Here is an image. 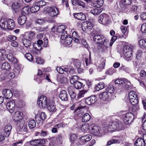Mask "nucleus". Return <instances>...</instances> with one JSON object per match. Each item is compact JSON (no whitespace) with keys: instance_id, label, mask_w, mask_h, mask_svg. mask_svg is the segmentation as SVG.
I'll return each instance as SVG.
<instances>
[{"instance_id":"obj_54","label":"nucleus","mask_w":146,"mask_h":146,"mask_svg":"<svg viewBox=\"0 0 146 146\" xmlns=\"http://www.w3.org/2000/svg\"><path fill=\"white\" fill-rule=\"evenodd\" d=\"M119 140L118 139H112L107 143V145L109 146L113 144L119 143Z\"/></svg>"},{"instance_id":"obj_45","label":"nucleus","mask_w":146,"mask_h":146,"mask_svg":"<svg viewBox=\"0 0 146 146\" xmlns=\"http://www.w3.org/2000/svg\"><path fill=\"white\" fill-rule=\"evenodd\" d=\"M28 126L31 129H33L36 126V122L34 120L30 121L28 123Z\"/></svg>"},{"instance_id":"obj_40","label":"nucleus","mask_w":146,"mask_h":146,"mask_svg":"<svg viewBox=\"0 0 146 146\" xmlns=\"http://www.w3.org/2000/svg\"><path fill=\"white\" fill-rule=\"evenodd\" d=\"M72 40L71 36L69 35L67 37H66L65 38L64 40V42L65 44L69 45L72 43Z\"/></svg>"},{"instance_id":"obj_41","label":"nucleus","mask_w":146,"mask_h":146,"mask_svg":"<svg viewBox=\"0 0 146 146\" xmlns=\"http://www.w3.org/2000/svg\"><path fill=\"white\" fill-rule=\"evenodd\" d=\"M16 122H17V125L18 128L22 130L25 123L24 120L22 119Z\"/></svg>"},{"instance_id":"obj_22","label":"nucleus","mask_w":146,"mask_h":146,"mask_svg":"<svg viewBox=\"0 0 146 146\" xmlns=\"http://www.w3.org/2000/svg\"><path fill=\"white\" fill-rule=\"evenodd\" d=\"M72 37L73 40L77 43L79 42L80 40V39L82 37V36L78 35V33L76 31H74L72 33Z\"/></svg>"},{"instance_id":"obj_59","label":"nucleus","mask_w":146,"mask_h":146,"mask_svg":"<svg viewBox=\"0 0 146 146\" xmlns=\"http://www.w3.org/2000/svg\"><path fill=\"white\" fill-rule=\"evenodd\" d=\"M104 1L103 0H98L96 2V5L95 6L96 7H100L103 4Z\"/></svg>"},{"instance_id":"obj_5","label":"nucleus","mask_w":146,"mask_h":146,"mask_svg":"<svg viewBox=\"0 0 146 146\" xmlns=\"http://www.w3.org/2000/svg\"><path fill=\"white\" fill-rule=\"evenodd\" d=\"M48 13L49 15L52 17H56L60 14L58 8L55 6L50 7L48 9Z\"/></svg>"},{"instance_id":"obj_60","label":"nucleus","mask_w":146,"mask_h":146,"mask_svg":"<svg viewBox=\"0 0 146 146\" xmlns=\"http://www.w3.org/2000/svg\"><path fill=\"white\" fill-rule=\"evenodd\" d=\"M26 58L29 61H31L33 59V57L31 54L30 53H27L25 54Z\"/></svg>"},{"instance_id":"obj_51","label":"nucleus","mask_w":146,"mask_h":146,"mask_svg":"<svg viewBox=\"0 0 146 146\" xmlns=\"http://www.w3.org/2000/svg\"><path fill=\"white\" fill-rule=\"evenodd\" d=\"M87 91L85 90H82L80 91L78 95L77 98L78 99L83 97L84 95L87 93Z\"/></svg>"},{"instance_id":"obj_14","label":"nucleus","mask_w":146,"mask_h":146,"mask_svg":"<svg viewBox=\"0 0 146 146\" xmlns=\"http://www.w3.org/2000/svg\"><path fill=\"white\" fill-rule=\"evenodd\" d=\"M90 131L94 134L98 133L101 130L98 126L94 124H90Z\"/></svg>"},{"instance_id":"obj_25","label":"nucleus","mask_w":146,"mask_h":146,"mask_svg":"<svg viewBox=\"0 0 146 146\" xmlns=\"http://www.w3.org/2000/svg\"><path fill=\"white\" fill-rule=\"evenodd\" d=\"M117 5V9L121 12H124L125 11L127 8V6L122 2H120L119 3V5Z\"/></svg>"},{"instance_id":"obj_19","label":"nucleus","mask_w":146,"mask_h":146,"mask_svg":"<svg viewBox=\"0 0 146 146\" xmlns=\"http://www.w3.org/2000/svg\"><path fill=\"white\" fill-rule=\"evenodd\" d=\"M59 96L62 100L66 101L68 100V96L65 90L61 91L60 93Z\"/></svg>"},{"instance_id":"obj_61","label":"nucleus","mask_w":146,"mask_h":146,"mask_svg":"<svg viewBox=\"0 0 146 146\" xmlns=\"http://www.w3.org/2000/svg\"><path fill=\"white\" fill-rule=\"evenodd\" d=\"M76 67L77 68L78 72L79 73H81L83 71V68L81 64H76Z\"/></svg>"},{"instance_id":"obj_42","label":"nucleus","mask_w":146,"mask_h":146,"mask_svg":"<svg viewBox=\"0 0 146 146\" xmlns=\"http://www.w3.org/2000/svg\"><path fill=\"white\" fill-rule=\"evenodd\" d=\"M90 125L89 124H86L82 125L81 127V129L83 131L86 132L88 130L90 131Z\"/></svg>"},{"instance_id":"obj_44","label":"nucleus","mask_w":146,"mask_h":146,"mask_svg":"<svg viewBox=\"0 0 146 146\" xmlns=\"http://www.w3.org/2000/svg\"><path fill=\"white\" fill-rule=\"evenodd\" d=\"M105 47L103 45H98L97 46V49L100 53H102L105 52Z\"/></svg>"},{"instance_id":"obj_50","label":"nucleus","mask_w":146,"mask_h":146,"mask_svg":"<svg viewBox=\"0 0 146 146\" xmlns=\"http://www.w3.org/2000/svg\"><path fill=\"white\" fill-rule=\"evenodd\" d=\"M105 87V85L103 82H100L97 84L96 89L97 91H98L104 88Z\"/></svg>"},{"instance_id":"obj_6","label":"nucleus","mask_w":146,"mask_h":146,"mask_svg":"<svg viewBox=\"0 0 146 146\" xmlns=\"http://www.w3.org/2000/svg\"><path fill=\"white\" fill-rule=\"evenodd\" d=\"M142 52L141 50H138L136 53V56L134 62L136 64H145L144 60L142 57Z\"/></svg>"},{"instance_id":"obj_18","label":"nucleus","mask_w":146,"mask_h":146,"mask_svg":"<svg viewBox=\"0 0 146 146\" xmlns=\"http://www.w3.org/2000/svg\"><path fill=\"white\" fill-rule=\"evenodd\" d=\"M6 51L4 49L0 50V64H6L7 63L4 59Z\"/></svg>"},{"instance_id":"obj_10","label":"nucleus","mask_w":146,"mask_h":146,"mask_svg":"<svg viewBox=\"0 0 146 146\" xmlns=\"http://www.w3.org/2000/svg\"><path fill=\"white\" fill-rule=\"evenodd\" d=\"M72 2L73 5L76 6L80 8L83 9L86 7V4L82 0H73Z\"/></svg>"},{"instance_id":"obj_35","label":"nucleus","mask_w":146,"mask_h":146,"mask_svg":"<svg viewBox=\"0 0 146 146\" xmlns=\"http://www.w3.org/2000/svg\"><path fill=\"white\" fill-rule=\"evenodd\" d=\"M145 142L143 141L142 138H138L135 143V146H144Z\"/></svg>"},{"instance_id":"obj_53","label":"nucleus","mask_w":146,"mask_h":146,"mask_svg":"<svg viewBox=\"0 0 146 146\" xmlns=\"http://www.w3.org/2000/svg\"><path fill=\"white\" fill-rule=\"evenodd\" d=\"M137 97L136 93L133 91L130 92L129 94V99H131L133 98H136Z\"/></svg>"},{"instance_id":"obj_26","label":"nucleus","mask_w":146,"mask_h":146,"mask_svg":"<svg viewBox=\"0 0 146 146\" xmlns=\"http://www.w3.org/2000/svg\"><path fill=\"white\" fill-rule=\"evenodd\" d=\"M34 48L36 50V51H32V53L33 54H38V52L42 49V46L36 43H34L33 44Z\"/></svg>"},{"instance_id":"obj_2","label":"nucleus","mask_w":146,"mask_h":146,"mask_svg":"<svg viewBox=\"0 0 146 146\" xmlns=\"http://www.w3.org/2000/svg\"><path fill=\"white\" fill-rule=\"evenodd\" d=\"M93 40L95 44L103 45L105 46L106 48H107L109 41L104 35L97 34H95L93 36Z\"/></svg>"},{"instance_id":"obj_15","label":"nucleus","mask_w":146,"mask_h":146,"mask_svg":"<svg viewBox=\"0 0 146 146\" xmlns=\"http://www.w3.org/2000/svg\"><path fill=\"white\" fill-rule=\"evenodd\" d=\"M73 15L76 19L79 20L84 21L86 19L85 15L82 12L74 13Z\"/></svg>"},{"instance_id":"obj_4","label":"nucleus","mask_w":146,"mask_h":146,"mask_svg":"<svg viewBox=\"0 0 146 146\" xmlns=\"http://www.w3.org/2000/svg\"><path fill=\"white\" fill-rule=\"evenodd\" d=\"M98 21L99 23L102 25H107L109 24V16L105 13L100 14L99 16Z\"/></svg>"},{"instance_id":"obj_47","label":"nucleus","mask_w":146,"mask_h":146,"mask_svg":"<svg viewBox=\"0 0 146 146\" xmlns=\"http://www.w3.org/2000/svg\"><path fill=\"white\" fill-rule=\"evenodd\" d=\"M106 90L109 93H113L115 92V88L112 85L108 86L106 89Z\"/></svg>"},{"instance_id":"obj_36","label":"nucleus","mask_w":146,"mask_h":146,"mask_svg":"<svg viewBox=\"0 0 146 146\" xmlns=\"http://www.w3.org/2000/svg\"><path fill=\"white\" fill-rule=\"evenodd\" d=\"M91 119V116L88 113H85L82 118V121L83 122L88 121Z\"/></svg>"},{"instance_id":"obj_9","label":"nucleus","mask_w":146,"mask_h":146,"mask_svg":"<svg viewBox=\"0 0 146 146\" xmlns=\"http://www.w3.org/2000/svg\"><path fill=\"white\" fill-rule=\"evenodd\" d=\"M123 52L125 57L130 58L132 55V48L128 46H125L123 48Z\"/></svg>"},{"instance_id":"obj_8","label":"nucleus","mask_w":146,"mask_h":146,"mask_svg":"<svg viewBox=\"0 0 146 146\" xmlns=\"http://www.w3.org/2000/svg\"><path fill=\"white\" fill-rule=\"evenodd\" d=\"M23 1L22 0H18L12 3L11 8L15 13H17L19 11V9L22 6Z\"/></svg>"},{"instance_id":"obj_23","label":"nucleus","mask_w":146,"mask_h":146,"mask_svg":"<svg viewBox=\"0 0 146 146\" xmlns=\"http://www.w3.org/2000/svg\"><path fill=\"white\" fill-rule=\"evenodd\" d=\"M27 17L25 15L20 16L18 18V24L20 25H23L26 23Z\"/></svg>"},{"instance_id":"obj_27","label":"nucleus","mask_w":146,"mask_h":146,"mask_svg":"<svg viewBox=\"0 0 146 146\" xmlns=\"http://www.w3.org/2000/svg\"><path fill=\"white\" fill-rule=\"evenodd\" d=\"M96 101L95 96H91L87 98L85 101V103L90 105L94 103Z\"/></svg>"},{"instance_id":"obj_28","label":"nucleus","mask_w":146,"mask_h":146,"mask_svg":"<svg viewBox=\"0 0 146 146\" xmlns=\"http://www.w3.org/2000/svg\"><path fill=\"white\" fill-rule=\"evenodd\" d=\"M108 94L107 92H102L99 95V97L100 99L104 101L108 99Z\"/></svg>"},{"instance_id":"obj_17","label":"nucleus","mask_w":146,"mask_h":146,"mask_svg":"<svg viewBox=\"0 0 146 146\" xmlns=\"http://www.w3.org/2000/svg\"><path fill=\"white\" fill-rule=\"evenodd\" d=\"M15 25L14 21L13 19L8 18L7 23V25L8 26L7 29L11 30L14 29L15 27Z\"/></svg>"},{"instance_id":"obj_24","label":"nucleus","mask_w":146,"mask_h":146,"mask_svg":"<svg viewBox=\"0 0 146 146\" xmlns=\"http://www.w3.org/2000/svg\"><path fill=\"white\" fill-rule=\"evenodd\" d=\"M12 127L11 125L6 126L4 129V134L5 137L9 136L11 131Z\"/></svg>"},{"instance_id":"obj_58","label":"nucleus","mask_w":146,"mask_h":146,"mask_svg":"<svg viewBox=\"0 0 146 146\" xmlns=\"http://www.w3.org/2000/svg\"><path fill=\"white\" fill-rule=\"evenodd\" d=\"M118 33L116 34L115 35L112 37L111 40L110 42V46H111L112 45L114 42L117 39V37L118 36Z\"/></svg>"},{"instance_id":"obj_63","label":"nucleus","mask_w":146,"mask_h":146,"mask_svg":"<svg viewBox=\"0 0 146 146\" xmlns=\"http://www.w3.org/2000/svg\"><path fill=\"white\" fill-rule=\"evenodd\" d=\"M23 141L21 140L19 141H17L16 142L12 143V145L13 146H21L23 143Z\"/></svg>"},{"instance_id":"obj_49","label":"nucleus","mask_w":146,"mask_h":146,"mask_svg":"<svg viewBox=\"0 0 146 146\" xmlns=\"http://www.w3.org/2000/svg\"><path fill=\"white\" fill-rule=\"evenodd\" d=\"M86 23L87 25L85 27L86 28H85V29H87L89 30L92 29L93 26V23L89 21H86Z\"/></svg>"},{"instance_id":"obj_29","label":"nucleus","mask_w":146,"mask_h":146,"mask_svg":"<svg viewBox=\"0 0 146 146\" xmlns=\"http://www.w3.org/2000/svg\"><path fill=\"white\" fill-rule=\"evenodd\" d=\"M92 138V136L89 135H87L81 137H80V141L83 143H85L89 141Z\"/></svg>"},{"instance_id":"obj_48","label":"nucleus","mask_w":146,"mask_h":146,"mask_svg":"<svg viewBox=\"0 0 146 146\" xmlns=\"http://www.w3.org/2000/svg\"><path fill=\"white\" fill-rule=\"evenodd\" d=\"M123 84H124L123 87L126 90H128L130 86H131V83L130 81L127 79H126V81L124 82Z\"/></svg>"},{"instance_id":"obj_52","label":"nucleus","mask_w":146,"mask_h":146,"mask_svg":"<svg viewBox=\"0 0 146 146\" xmlns=\"http://www.w3.org/2000/svg\"><path fill=\"white\" fill-rule=\"evenodd\" d=\"M83 84L79 81H77L75 82V83L74 84V87L77 89H80L82 87Z\"/></svg>"},{"instance_id":"obj_43","label":"nucleus","mask_w":146,"mask_h":146,"mask_svg":"<svg viewBox=\"0 0 146 146\" xmlns=\"http://www.w3.org/2000/svg\"><path fill=\"white\" fill-rule=\"evenodd\" d=\"M112 126H110V123L108 126H104L103 127V129L104 132L106 133H108L109 132H111L114 131V130L112 129L111 128Z\"/></svg>"},{"instance_id":"obj_31","label":"nucleus","mask_w":146,"mask_h":146,"mask_svg":"<svg viewBox=\"0 0 146 146\" xmlns=\"http://www.w3.org/2000/svg\"><path fill=\"white\" fill-rule=\"evenodd\" d=\"M102 10L101 7H97V8L93 9L90 11V13L94 15H97L99 14Z\"/></svg>"},{"instance_id":"obj_46","label":"nucleus","mask_w":146,"mask_h":146,"mask_svg":"<svg viewBox=\"0 0 146 146\" xmlns=\"http://www.w3.org/2000/svg\"><path fill=\"white\" fill-rule=\"evenodd\" d=\"M139 46L142 48H145L146 47V41L144 39H141L139 41Z\"/></svg>"},{"instance_id":"obj_21","label":"nucleus","mask_w":146,"mask_h":146,"mask_svg":"<svg viewBox=\"0 0 146 146\" xmlns=\"http://www.w3.org/2000/svg\"><path fill=\"white\" fill-rule=\"evenodd\" d=\"M72 37L73 40L77 43L79 42L80 40V39L82 37V36L78 35V33L76 31H74L72 33Z\"/></svg>"},{"instance_id":"obj_57","label":"nucleus","mask_w":146,"mask_h":146,"mask_svg":"<svg viewBox=\"0 0 146 146\" xmlns=\"http://www.w3.org/2000/svg\"><path fill=\"white\" fill-rule=\"evenodd\" d=\"M129 101L131 104L133 105H137L138 103V98H133L131 99H130Z\"/></svg>"},{"instance_id":"obj_11","label":"nucleus","mask_w":146,"mask_h":146,"mask_svg":"<svg viewBox=\"0 0 146 146\" xmlns=\"http://www.w3.org/2000/svg\"><path fill=\"white\" fill-rule=\"evenodd\" d=\"M2 93L4 97L6 99H10L13 96L12 92L9 89H3Z\"/></svg>"},{"instance_id":"obj_56","label":"nucleus","mask_w":146,"mask_h":146,"mask_svg":"<svg viewBox=\"0 0 146 146\" xmlns=\"http://www.w3.org/2000/svg\"><path fill=\"white\" fill-rule=\"evenodd\" d=\"M126 81V79L125 78H120L116 80L115 81V83L116 84H121L124 83V82Z\"/></svg>"},{"instance_id":"obj_38","label":"nucleus","mask_w":146,"mask_h":146,"mask_svg":"<svg viewBox=\"0 0 146 146\" xmlns=\"http://www.w3.org/2000/svg\"><path fill=\"white\" fill-rule=\"evenodd\" d=\"M30 7L29 6H27L24 7L22 8L21 11L22 15H27L29 13Z\"/></svg>"},{"instance_id":"obj_13","label":"nucleus","mask_w":146,"mask_h":146,"mask_svg":"<svg viewBox=\"0 0 146 146\" xmlns=\"http://www.w3.org/2000/svg\"><path fill=\"white\" fill-rule=\"evenodd\" d=\"M8 18L1 17L0 20V27L3 30L7 29V25Z\"/></svg>"},{"instance_id":"obj_16","label":"nucleus","mask_w":146,"mask_h":146,"mask_svg":"<svg viewBox=\"0 0 146 146\" xmlns=\"http://www.w3.org/2000/svg\"><path fill=\"white\" fill-rule=\"evenodd\" d=\"M22 114V113L19 111L15 112L13 116V121L15 122L23 119Z\"/></svg>"},{"instance_id":"obj_32","label":"nucleus","mask_w":146,"mask_h":146,"mask_svg":"<svg viewBox=\"0 0 146 146\" xmlns=\"http://www.w3.org/2000/svg\"><path fill=\"white\" fill-rule=\"evenodd\" d=\"M23 45L27 48L29 47L31 45V41L28 39L21 38Z\"/></svg>"},{"instance_id":"obj_7","label":"nucleus","mask_w":146,"mask_h":146,"mask_svg":"<svg viewBox=\"0 0 146 146\" xmlns=\"http://www.w3.org/2000/svg\"><path fill=\"white\" fill-rule=\"evenodd\" d=\"M113 126V128H111L114 130H117L119 131L123 129V128L120 122L118 121H115L110 123V126Z\"/></svg>"},{"instance_id":"obj_20","label":"nucleus","mask_w":146,"mask_h":146,"mask_svg":"<svg viewBox=\"0 0 146 146\" xmlns=\"http://www.w3.org/2000/svg\"><path fill=\"white\" fill-rule=\"evenodd\" d=\"M46 117L45 113L44 112H42L40 114V117L38 115L35 116V119L37 122L39 123L41 120H44L46 118Z\"/></svg>"},{"instance_id":"obj_12","label":"nucleus","mask_w":146,"mask_h":146,"mask_svg":"<svg viewBox=\"0 0 146 146\" xmlns=\"http://www.w3.org/2000/svg\"><path fill=\"white\" fill-rule=\"evenodd\" d=\"M15 102L14 100L10 101L7 103V108L10 112L12 113L13 112L15 109Z\"/></svg>"},{"instance_id":"obj_30","label":"nucleus","mask_w":146,"mask_h":146,"mask_svg":"<svg viewBox=\"0 0 146 146\" xmlns=\"http://www.w3.org/2000/svg\"><path fill=\"white\" fill-rule=\"evenodd\" d=\"M79 104V102H76L71 107V109L72 110H75L76 111L77 110L86 107L85 106H78Z\"/></svg>"},{"instance_id":"obj_37","label":"nucleus","mask_w":146,"mask_h":146,"mask_svg":"<svg viewBox=\"0 0 146 146\" xmlns=\"http://www.w3.org/2000/svg\"><path fill=\"white\" fill-rule=\"evenodd\" d=\"M68 90L71 98H74L76 96V94L73 90V88L72 87H70L68 88Z\"/></svg>"},{"instance_id":"obj_62","label":"nucleus","mask_w":146,"mask_h":146,"mask_svg":"<svg viewBox=\"0 0 146 146\" xmlns=\"http://www.w3.org/2000/svg\"><path fill=\"white\" fill-rule=\"evenodd\" d=\"M63 136L62 134H60L58 135L56 140L59 143H61L63 139Z\"/></svg>"},{"instance_id":"obj_55","label":"nucleus","mask_w":146,"mask_h":146,"mask_svg":"<svg viewBox=\"0 0 146 146\" xmlns=\"http://www.w3.org/2000/svg\"><path fill=\"white\" fill-rule=\"evenodd\" d=\"M79 77L77 76H72L70 80V82L71 84H74L75 82L78 81Z\"/></svg>"},{"instance_id":"obj_64","label":"nucleus","mask_w":146,"mask_h":146,"mask_svg":"<svg viewBox=\"0 0 146 146\" xmlns=\"http://www.w3.org/2000/svg\"><path fill=\"white\" fill-rule=\"evenodd\" d=\"M141 30L143 33H146V23L143 24L141 27Z\"/></svg>"},{"instance_id":"obj_39","label":"nucleus","mask_w":146,"mask_h":146,"mask_svg":"<svg viewBox=\"0 0 146 146\" xmlns=\"http://www.w3.org/2000/svg\"><path fill=\"white\" fill-rule=\"evenodd\" d=\"M40 7L38 5H34L30 9V11L31 13L37 12L40 9Z\"/></svg>"},{"instance_id":"obj_34","label":"nucleus","mask_w":146,"mask_h":146,"mask_svg":"<svg viewBox=\"0 0 146 146\" xmlns=\"http://www.w3.org/2000/svg\"><path fill=\"white\" fill-rule=\"evenodd\" d=\"M80 41H79V42H78L77 43H81L84 47L88 49L90 47L88 44H87L86 39L84 38H83L82 37L81 38H80Z\"/></svg>"},{"instance_id":"obj_3","label":"nucleus","mask_w":146,"mask_h":146,"mask_svg":"<svg viewBox=\"0 0 146 146\" xmlns=\"http://www.w3.org/2000/svg\"><path fill=\"white\" fill-rule=\"evenodd\" d=\"M124 111H121L120 112V115H121L124 117V122L126 124L130 123L133 121L134 118V116L133 113L131 112L124 113Z\"/></svg>"},{"instance_id":"obj_1","label":"nucleus","mask_w":146,"mask_h":146,"mask_svg":"<svg viewBox=\"0 0 146 146\" xmlns=\"http://www.w3.org/2000/svg\"><path fill=\"white\" fill-rule=\"evenodd\" d=\"M38 106L41 108L47 107L50 111H53L55 110V107L54 102L47 99L44 95H42L37 101Z\"/></svg>"},{"instance_id":"obj_33","label":"nucleus","mask_w":146,"mask_h":146,"mask_svg":"<svg viewBox=\"0 0 146 146\" xmlns=\"http://www.w3.org/2000/svg\"><path fill=\"white\" fill-rule=\"evenodd\" d=\"M66 26L64 25H61L57 27L56 31L59 33H61L64 31L66 29Z\"/></svg>"}]
</instances>
